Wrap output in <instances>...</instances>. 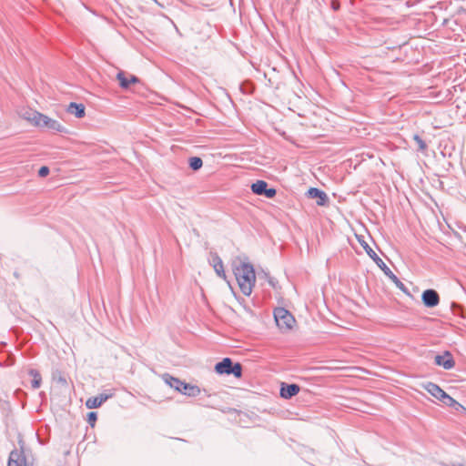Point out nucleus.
<instances>
[{
  "mask_svg": "<svg viewBox=\"0 0 466 466\" xmlns=\"http://www.w3.org/2000/svg\"><path fill=\"white\" fill-rule=\"evenodd\" d=\"M413 139L415 140L419 150L424 151L427 148L426 143L419 135H414Z\"/></svg>",
  "mask_w": 466,
  "mask_h": 466,
  "instance_id": "4be33fe9",
  "label": "nucleus"
},
{
  "mask_svg": "<svg viewBox=\"0 0 466 466\" xmlns=\"http://www.w3.org/2000/svg\"><path fill=\"white\" fill-rule=\"evenodd\" d=\"M7 466H29L23 451H12L9 455Z\"/></svg>",
  "mask_w": 466,
  "mask_h": 466,
  "instance_id": "6e6552de",
  "label": "nucleus"
},
{
  "mask_svg": "<svg viewBox=\"0 0 466 466\" xmlns=\"http://www.w3.org/2000/svg\"><path fill=\"white\" fill-rule=\"evenodd\" d=\"M452 466H466V465H463L461 463H453Z\"/></svg>",
  "mask_w": 466,
  "mask_h": 466,
  "instance_id": "bb28decb",
  "label": "nucleus"
},
{
  "mask_svg": "<svg viewBox=\"0 0 466 466\" xmlns=\"http://www.w3.org/2000/svg\"><path fill=\"white\" fill-rule=\"evenodd\" d=\"M367 254L377 264V266L385 273L386 276L401 290H406L405 285L399 278L390 269L383 260L376 254V252L368 245H362Z\"/></svg>",
  "mask_w": 466,
  "mask_h": 466,
  "instance_id": "7ed1b4c3",
  "label": "nucleus"
},
{
  "mask_svg": "<svg viewBox=\"0 0 466 466\" xmlns=\"http://www.w3.org/2000/svg\"><path fill=\"white\" fill-rule=\"evenodd\" d=\"M188 165L194 171L200 169L203 166V161L198 157H192L188 159Z\"/></svg>",
  "mask_w": 466,
  "mask_h": 466,
  "instance_id": "aec40b11",
  "label": "nucleus"
},
{
  "mask_svg": "<svg viewBox=\"0 0 466 466\" xmlns=\"http://www.w3.org/2000/svg\"><path fill=\"white\" fill-rule=\"evenodd\" d=\"M157 3V0H154Z\"/></svg>",
  "mask_w": 466,
  "mask_h": 466,
  "instance_id": "c85d7f7f",
  "label": "nucleus"
},
{
  "mask_svg": "<svg viewBox=\"0 0 466 466\" xmlns=\"http://www.w3.org/2000/svg\"><path fill=\"white\" fill-rule=\"evenodd\" d=\"M178 392L188 397H196L200 393V389L196 385L183 381V385L180 387V389H178Z\"/></svg>",
  "mask_w": 466,
  "mask_h": 466,
  "instance_id": "4468645a",
  "label": "nucleus"
},
{
  "mask_svg": "<svg viewBox=\"0 0 466 466\" xmlns=\"http://www.w3.org/2000/svg\"><path fill=\"white\" fill-rule=\"evenodd\" d=\"M307 196L310 198H316L318 206H325L328 202L327 194L317 187H310L307 192Z\"/></svg>",
  "mask_w": 466,
  "mask_h": 466,
  "instance_id": "9b49d317",
  "label": "nucleus"
},
{
  "mask_svg": "<svg viewBox=\"0 0 466 466\" xmlns=\"http://www.w3.org/2000/svg\"><path fill=\"white\" fill-rule=\"evenodd\" d=\"M96 418H97L96 413L94 411H91L87 414V420L91 426H94V423L96 422Z\"/></svg>",
  "mask_w": 466,
  "mask_h": 466,
  "instance_id": "b1692460",
  "label": "nucleus"
},
{
  "mask_svg": "<svg viewBox=\"0 0 466 466\" xmlns=\"http://www.w3.org/2000/svg\"><path fill=\"white\" fill-rule=\"evenodd\" d=\"M251 190L254 194L258 196H265L268 198H272L276 196L277 191L275 188L268 187V183L264 180H257L251 185Z\"/></svg>",
  "mask_w": 466,
  "mask_h": 466,
  "instance_id": "423d86ee",
  "label": "nucleus"
},
{
  "mask_svg": "<svg viewBox=\"0 0 466 466\" xmlns=\"http://www.w3.org/2000/svg\"><path fill=\"white\" fill-rule=\"evenodd\" d=\"M209 263L213 267L216 274L219 278L226 279V274H225V270H224L223 261L217 253H213V252L210 253Z\"/></svg>",
  "mask_w": 466,
  "mask_h": 466,
  "instance_id": "1a4fd4ad",
  "label": "nucleus"
},
{
  "mask_svg": "<svg viewBox=\"0 0 466 466\" xmlns=\"http://www.w3.org/2000/svg\"><path fill=\"white\" fill-rule=\"evenodd\" d=\"M29 374L33 377V380L31 381L32 388L35 390L40 388L42 383V378L40 373L35 370H31L29 371Z\"/></svg>",
  "mask_w": 466,
  "mask_h": 466,
  "instance_id": "6ab92c4d",
  "label": "nucleus"
},
{
  "mask_svg": "<svg viewBox=\"0 0 466 466\" xmlns=\"http://www.w3.org/2000/svg\"><path fill=\"white\" fill-rule=\"evenodd\" d=\"M85 109L83 104L71 102L67 107V112L76 116L77 118H82L85 116Z\"/></svg>",
  "mask_w": 466,
  "mask_h": 466,
  "instance_id": "2eb2a0df",
  "label": "nucleus"
},
{
  "mask_svg": "<svg viewBox=\"0 0 466 466\" xmlns=\"http://www.w3.org/2000/svg\"><path fill=\"white\" fill-rule=\"evenodd\" d=\"M215 371L218 374L234 375L236 378L242 376V365L234 363L230 358H224L215 365Z\"/></svg>",
  "mask_w": 466,
  "mask_h": 466,
  "instance_id": "20e7f679",
  "label": "nucleus"
},
{
  "mask_svg": "<svg viewBox=\"0 0 466 466\" xmlns=\"http://www.w3.org/2000/svg\"><path fill=\"white\" fill-rule=\"evenodd\" d=\"M234 274L241 292L245 296H249L256 282L253 266L248 262H241L234 268Z\"/></svg>",
  "mask_w": 466,
  "mask_h": 466,
  "instance_id": "f257e3e1",
  "label": "nucleus"
},
{
  "mask_svg": "<svg viewBox=\"0 0 466 466\" xmlns=\"http://www.w3.org/2000/svg\"><path fill=\"white\" fill-rule=\"evenodd\" d=\"M269 284H270L271 286H273V287L275 286V285H274V282H273L272 280H269Z\"/></svg>",
  "mask_w": 466,
  "mask_h": 466,
  "instance_id": "cd10ccee",
  "label": "nucleus"
},
{
  "mask_svg": "<svg viewBox=\"0 0 466 466\" xmlns=\"http://www.w3.org/2000/svg\"><path fill=\"white\" fill-rule=\"evenodd\" d=\"M274 319L277 326L281 330H289L295 323L294 317L284 308L275 309Z\"/></svg>",
  "mask_w": 466,
  "mask_h": 466,
  "instance_id": "39448f33",
  "label": "nucleus"
},
{
  "mask_svg": "<svg viewBox=\"0 0 466 466\" xmlns=\"http://www.w3.org/2000/svg\"><path fill=\"white\" fill-rule=\"evenodd\" d=\"M139 78L133 75L130 76V78L128 79V82H130V84L139 83Z\"/></svg>",
  "mask_w": 466,
  "mask_h": 466,
  "instance_id": "a878e982",
  "label": "nucleus"
},
{
  "mask_svg": "<svg viewBox=\"0 0 466 466\" xmlns=\"http://www.w3.org/2000/svg\"><path fill=\"white\" fill-rule=\"evenodd\" d=\"M435 363L445 370H451L455 365V361L449 351H446L443 355H436Z\"/></svg>",
  "mask_w": 466,
  "mask_h": 466,
  "instance_id": "9d476101",
  "label": "nucleus"
},
{
  "mask_svg": "<svg viewBox=\"0 0 466 466\" xmlns=\"http://www.w3.org/2000/svg\"><path fill=\"white\" fill-rule=\"evenodd\" d=\"M441 401L445 404L448 407H451L455 409L456 410H459L460 409L466 410V409L460 404L457 400H455L452 397L448 395L447 393L443 396V398L441 400Z\"/></svg>",
  "mask_w": 466,
  "mask_h": 466,
  "instance_id": "f3484780",
  "label": "nucleus"
},
{
  "mask_svg": "<svg viewBox=\"0 0 466 466\" xmlns=\"http://www.w3.org/2000/svg\"><path fill=\"white\" fill-rule=\"evenodd\" d=\"M163 379L167 385H169L171 388L175 389L177 391L178 389H180V387L183 385L182 380L169 374H164Z\"/></svg>",
  "mask_w": 466,
  "mask_h": 466,
  "instance_id": "a211bd4d",
  "label": "nucleus"
},
{
  "mask_svg": "<svg viewBox=\"0 0 466 466\" xmlns=\"http://www.w3.org/2000/svg\"><path fill=\"white\" fill-rule=\"evenodd\" d=\"M299 386L297 384H286L282 383L280 388V396L283 399L289 400L297 395L299 392Z\"/></svg>",
  "mask_w": 466,
  "mask_h": 466,
  "instance_id": "f8f14e48",
  "label": "nucleus"
},
{
  "mask_svg": "<svg viewBox=\"0 0 466 466\" xmlns=\"http://www.w3.org/2000/svg\"><path fill=\"white\" fill-rule=\"evenodd\" d=\"M108 398L109 396L106 394H100L99 396L91 397L86 401V406L88 409L99 408Z\"/></svg>",
  "mask_w": 466,
  "mask_h": 466,
  "instance_id": "ddd939ff",
  "label": "nucleus"
},
{
  "mask_svg": "<svg viewBox=\"0 0 466 466\" xmlns=\"http://www.w3.org/2000/svg\"><path fill=\"white\" fill-rule=\"evenodd\" d=\"M116 79L118 80L119 86L122 88L127 89L129 87L130 82H128V79L127 78L125 72L119 71L116 75Z\"/></svg>",
  "mask_w": 466,
  "mask_h": 466,
  "instance_id": "412c9836",
  "label": "nucleus"
},
{
  "mask_svg": "<svg viewBox=\"0 0 466 466\" xmlns=\"http://www.w3.org/2000/svg\"><path fill=\"white\" fill-rule=\"evenodd\" d=\"M330 7L333 11H338L340 8V3L339 0H331Z\"/></svg>",
  "mask_w": 466,
  "mask_h": 466,
  "instance_id": "393cba45",
  "label": "nucleus"
},
{
  "mask_svg": "<svg viewBox=\"0 0 466 466\" xmlns=\"http://www.w3.org/2000/svg\"><path fill=\"white\" fill-rule=\"evenodd\" d=\"M425 389L427 390V391L432 395L433 397H435L436 399L438 400H441L443 398V396L446 394V392L441 389L437 384L435 383H432V382H429L426 386H425Z\"/></svg>",
  "mask_w": 466,
  "mask_h": 466,
  "instance_id": "dca6fc26",
  "label": "nucleus"
},
{
  "mask_svg": "<svg viewBox=\"0 0 466 466\" xmlns=\"http://www.w3.org/2000/svg\"><path fill=\"white\" fill-rule=\"evenodd\" d=\"M50 170L49 167L46 166H43L38 170V176L41 177H45L49 174Z\"/></svg>",
  "mask_w": 466,
  "mask_h": 466,
  "instance_id": "5701e85b",
  "label": "nucleus"
},
{
  "mask_svg": "<svg viewBox=\"0 0 466 466\" xmlns=\"http://www.w3.org/2000/svg\"><path fill=\"white\" fill-rule=\"evenodd\" d=\"M421 299L428 308H434L440 303V296L434 289H429L422 292Z\"/></svg>",
  "mask_w": 466,
  "mask_h": 466,
  "instance_id": "0eeeda50",
  "label": "nucleus"
},
{
  "mask_svg": "<svg viewBox=\"0 0 466 466\" xmlns=\"http://www.w3.org/2000/svg\"><path fill=\"white\" fill-rule=\"evenodd\" d=\"M24 117L32 125L40 128H46L50 131L58 133H64L66 131V127L57 120L50 118L37 111L26 112L24 115Z\"/></svg>",
  "mask_w": 466,
  "mask_h": 466,
  "instance_id": "f03ea898",
  "label": "nucleus"
}]
</instances>
